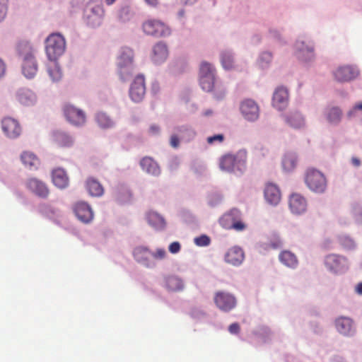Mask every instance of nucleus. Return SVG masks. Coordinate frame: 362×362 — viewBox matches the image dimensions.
<instances>
[{
  "label": "nucleus",
  "mask_w": 362,
  "mask_h": 362,
  "mask_svg": "<svg viewBox=\"0 0 362 362\" xmlns=\"http://www.w3.org/2000/svg\"><path fill=\"white\" fill-rule=\"evenodd\" d=\"M66 41L59 33L50 34L45 40V53L50 62L57 61L64 53Z\"/></svg>",
  "instance_id": "f257e3e1"
},
{
  "label": "nucleus",
  "mask_w": 362,
  "mask_h": 362,
  "mask_svg": "<svg viewBox=\"0 0 362 362\" xmlns=\"http://www.w3.org/2000/svg\"><path fill=\"white\" fill-rule=\"evenodd\" d=\"M133 50L128 47L122 49L118 57V69L120 78L123 81L128 80L132 75L133 66Z\"/></svg>",
  "instance_id": "f03ea898"
},
{
  "label": "nucleus",
  "mask_w": 362,
  "mask_h": 362,
  "mask_svg": "<svg viewBox=\"0 0 362 362\" xmlns=\"http://www.w3.org/2000/svg\"><path fill=\"white\" fill-rule=\"evenodd\" d=\"M142 30L146 35L156 37H165L170 34V29L165 23L153 18L145 21L142 24Z\"/></svg>",
  "instance_id": "7ed1b4c3"
},
{
  "label": "nucleus",
  "mask_w": 362,
  "mask_h": 362,
  "mask_svg": "<svg viewBox=\"0 0 362 362\" xmlns=\"http://www.w3.org/2000/svg\"><path fill=\"white\" fill-rule=\"evenodd\" d=\"M305 182L310 189L322 193L327 187V180L325 175L317 170L308 169L305 174Z\"/></svg>",
  "instance_id": "20e7f679"
},
{
  "label": "nucleus",
  "mask_w": 362,
  "mask_h": 362,
  "mask_svg": "<svg viewBox=\"0 0 362 362\" xmlns=\"http://www.w3.org/2000/svg\"><path fill=\"white\" fill-rule=\"evenodd\" d=\"M199 83L202 90L212 92L217 99H221L225 95V88L221 83L216 82L215 76H201L199 77Z\"/></svg>",
  "instance_id": "39448f33"
},
{
  "label": "nucleus",
  "mask_w": 362,
  "mask_h": 362,
  "mask_svg": "<svg viewBox=\"0 0 362 362\" xmlns=\"http://www.w3.org/2000/svg\"><path fill=\"white\" fill-rule=\"evenodd\" d=\"M245 163V156L241 153H228L223 156L219 160V167L223 171L232 172L239 168Z\"/></svg>",
  "instance_id": "423d86ee"
},
{
  "label": "nucleus",
  "mask_w": 362,
  "mask_h": 362,
  "mask_svg": "<svg viewBox=\"0 0 362 362\" xmlns=\"http://www.w3.org/2000/svg\"><path fill=\"white\" fill-rule=\"evenodd\" d=\"M214 303L216 307L223 312H229L237 305L236 298L226 291H217L214 294Z\"/></svg>",
  "instance_id": "0eeeda50"
},
{
  "label": "nucleus",
  "mask_w": 362,
  "mask_h": 362,
  "mask_svg": "<svg viewBox=\"0 0 362 362\" xmlns=\"http://www.w3.org/2000/svg\"><path fill=\"white\" fill-rule=\"evenodd\" d=\"M325 264L331 272L339 274L344 272L348 268L347 259L340 255L331 254L325 257Z\"/></svg>",
  "instance_id": "6e6552de"
},
{
  "label": "nucleus",
  "mask_w": 362,
  "mask_h": 362,
  "mask_svg": "<svg viewBox=\"0 0 362 362\" xmlns=\"http://www.w3.org/2000/svg\"><path fill=\"white\" fill-rule=\"evenodd\" d=\"M64 114L67 121L75 126H81L86 122L85 112L71 104H66L64 107Z\"/></svg>",
  "instance_id": "1a4fd4ad"
},
{
  "label": "nucleus",
  "mask_w": 362,
  "mask_h": 362,
  "mask_svg": "<svg viewBox=\"0 0 362 362\" xmlns=\"http://www.w3.org/2000/svg\"><path fill=\"white\" fill-rule=\"evenodd\" d=\"M358 75V71L350 65H344L337 67L333 71V76L338 82H348L356 78Z\"/></svg>",
  "instance_id": "9d476101"
},
{
  "label": "nucleus",
  "mask_w": 362,
  "mask_h": 362,
  "mask_svg": "<svg viewBox=\"0 0 362 362\" xmlns=\"http://www.w3.org/2000/svg\"><path fill=\"white\" fill-rule=\"evenodd\" d=\"M133 257L139 264L146 267H155V262L151 260V251L146 246H137L133 250Z\"/></svg>",
  "instance_id": "9b49d317"
},
{
  "label": "nucleus",
  "mask_w": 362,
  "mask_h": 362,
  "mask_svg": "<svg viewBox=\"0 0 362 362\" xmlns=\"http://www.w3.org/2000/svg\"><path fill=\"white\" fill-rule=\"evenodd\" d=\"M146 93L145 80L141 75H138L132 83L129 95L134 102H140L144 97Z\"/></svg>",
  "instance_id": "f8f14e48"
},
{
  "label": "nucleus",
  "mask_w": 362,
  "mask_h": 362,
  "mask_svg": "<svg viewBox=\"0 0 362 362\" xmlns=\"http://www.w3.org/2000/svg\"><path fill=\"white\" fill-rule=\"evenodd\" d=\"M240 111L243 117L249 121L256 120L259 115V110L257 103L252 100H245L240 105Z\"/></svg>",
  "instance_id": "ddd939ff"
},
{
  "label": "nucleus",
  "mask_w": 362,
  "mask_h": 362,
  "mask_svg": "<svg viewBox=\"0 0 362 362\" xmlns=\"http://www.w3.org/2000/svg\"><path fill=\"white\" fill-rule=\"evenodd\" d=\"M2 130L5 134L11 139L18 137L21 132L18 122L11 117H5L1 122Z\"/></svg>",
  "instance_id": "4468645a"
},
{
  "label": "nucleus",
  "mask_w": 362,
  "mask_h": 362,
  "mask_svg": "<svg viewBox=\"0 0 362 362\" xmlns=\"http://www.w3.org/2000/svg\"><path fill=\"white\" fill-rule=\"evenodd\" d=\"M290 210L293 214H301L307 209V201L304 197L298 193L292 194L288 200Z\"/></svg>",
  "instance_id": "2eb2a0df"
},
{
  "label": "nucleus",
  "mask_w": 362,
  "mask_h": 362,
  "mask_svg": "<svg viewBox=\"0 0 362 362\" xmlns=\"http://www.w3.org/2000/svg\"><path fill=\"white\" fill-rule=\"evenodd\" d=\"M288 102V92L284 87H278L273 95L272 105L276 109L281 110L284 109Z\"/></svg>",
  "instance_id": "dca6fc26"
},
{
  "label": "nucleus",
  "mask_w": 362,
  "mask_h": 362,
  "mask_svg": "<svg viewBox=\"0 0 362 362\" xmlns=\"http://www.w3.org/2000/svg\"><path fill=\"white\" fill-rule=\"evenodd\" d=\"M264 194L266 201L271 205H277L281 201V192L279 187L273 183L266 185Z\"/></svg>",
  "instance_id": "f3484780"
},
{
  "label": "nucleus",
  "mask_w": 362,
  "mask_h": 362,
  "mask_svg": "<svg viewBox=\"0 0 362 362\" xmlns=\"http://www.w3.org/2000/svg\"><path fill=\"white\" fill-rule=\"evenodd\" d=\"M27 187L38 197L46 198L49 194L47 185L36 178H30L27 181Z\"/></svg>",
  "instance_id": "a211bd4d"
},
{
  "label": "nucleus",
  "mask_w": 362,
  "mask_h": 362,
  "mask_svg": "<svg viewBox=\"0 0 362 362\" xmlns=\"http://www.w3.org/2000/svg\"><path fill=\"white\" fill-rule=\"evenodd\" d=\"M74 213L78 218L84 223H88L93 217L90 207L84 202H78L75 205Z\"/></svg>",
  "instance_id": "6ab92c4d"
},
{
  "label": "nucleus",
  "mask_w": 362,
  "mask_h": 362,
  "mask_svg": "<svg viewBox=\"0 0 362 362\" xmlns=\"http://www.w3.org/2000/svg\"><path fill=\"white\" fill-rule=\"evenodd\" d=\"M244 259V252L239 247H233L228 250L225 255L226 262L234 265H240Z\"/></svg>",
  "instance_id": "aec40b11"
},
{
  "label": "nucleus",
  "mask_w": 362,
  "mask_h": 362,
  "mask_svg": "<svg viewBox=\"0 0 362 362\" xmlns=\"http://www.w3.org/2000/svg\"><path fill=\"white\" fill-rule=\"evenodd\" d=\"M53 141L59 147L69 148L74 145V139L69 134L62 131H55L52 134Z\"/></svg>",
  "instance_id": "412c9836"
},
{
  "label": "nucleus",
  "mask_w": 362,
  "mask_h": 362,
  "mask_svg": "<svg viewBox=\"0 0 362 362\" xmlns=\"http://www.w3.org/2000/svg\"><path fill=\"white\" fill-rule=\"evenodd\" d=\"M168 56V51L165 44L158 42L153 47L152 59L156 64L165 62Z\"/></svg>",
  "instance_id": "4be33fe9"
},
{
  "label": "nucleus",
  "mask_w": 362,
  "mask_h": 362,
  "mask_svg": "<svg viewBox=\"0 0 362 362\" xmlns=\"http://www.w3.org/2000/svg\"><path fill=\"white\" fill-rule=\"evenodd\" d=\"M140 165L143 170L153 176H158L160 170L157 163L150 157H144L140 161Z\"/></svg>",
  "instance_id": "5701e85b"
},
{
  "label": "nucleus",
  "mask_w": 362,
  "mask_h": 362,
  "mask_svg": "<svg viewBox=\"0 0 362 362\" xmlns=\"http://www.w3.org/2000/svg\"><path fill=\"white\" fill-rule=\"evenodd\" d=\"M335 326L339 332L349 335L353 331V321L349 317H340L335 320Z\"/></svg>",
  "instance_id": "b1692460"
},
{
  "label": "nucleus",
  "mask_w": 362,
  "mask_h": 362,
  "mask_svg": "<svg viewBox=\"0 0 362 362\" xmlns=\"http://www.w3.org/2000/svg\"><path fill=\"white\" fill-rule=\"evenodd\" d=\"M17 51L23 61L35 58V49L28 41H21L17 45Z\"/></svg>",
  "instance_id": "393cba45"
},
{
  "label": "nucleus",
  "mask_w": 362,
  "mask_h": 362,
  "mask_svg": "<svg viewBox=\"0 0 362 362\" xmlns=\"http://www.w3.org/2000/svg\"><path fill=\"white\" fill-rule=\"evenodd\" d=\"M52 182L59 188H65L69 183L68 177L65 171L62 168H57L52 171Z\"/></svg>",
  "instance_id": "a878e982"
},
{
  "label": "nucleus",
  "mask_w": 362,
  "mask_h": 362,
  "mask_svg": "<svg viewBox=\"0 0 362 362\" xmlns=\"http://www.w3.org/2000/svg\"><path fill=\"white\" fill-rule=\"evenodd\" d=\"M285 121L290 127L300 129L305 126V120L302 115L298 112H291L284 116Z\"/></svg>",
  "instance_id": "bb28decb"
},
{
  "label": "nucleus",
  "mask_w": 362,
  "mask_h": 362,
  "mask_svg": "<svg viewBox=\"0 0 362 362\" xmlns=\"http://www.w3.org/2000/svg\"><path fill=\"white\" fill-rule=\"evenodd\" d=\"M86 187L91 196L100 197L104 193V189L102 185L93 177H90L87 180Z\"/></svg>",
  "instance_id": "cd10ccee"
},
{
  "label": "nucleus",
  "mask_w": 362,
  "mask_h": 362,
  "mask_svg": "<svg viewBox=\"0 0 362 362\" xmlns=\"http://www.w3.org/2000/svg\"><path fill=\"white\" fill-rule=\"evenodd\" d=\"M23 163L30 169H37L40 165V160L30 151H24L21 156Z\"/></svg>",
  "instance_id": "c85d7f7f"
},
{
  "label": "nucleus",
  "mask_w": 362,
  "mask_h": 362,
  "mask_svg": "<svg viewBox=\"0 0 362 362\" xmlns=\"http://www.w3.org/2000/svg\"><path fill=\"white\" fill-rule=\"evenodd\" d=\"M23 74L28 78H33L37 71V64L35 58L23 61Z\"/></svg>",
  "instance_id": "c756f323"
},
{
  "label": "nucleus",
  "mask_w": 362,
  "mask_h": 362,
  "mask_svg": "<svg viewBox=\"0 0 362 362\" xmlns=\"http://www.w3.org/2000/svg\"><path fill=\"white\" fill-rule=\"evenodd\" d=\"M279 260L285 266L295 268L298 265L296 256L290 251L284 250L279 254Z\"/></svg>",
  "instance_id": "7c9ffc66"
},
{
  "label": "nucleus",
  "mask_w": 362,
  "mask_h": 362,
  "mask_svg": "<svg viewBox=\"0 0 362 362\" xmlns=\"http://www.w3.org/2000/svg\"><path fill=\"white\" fill-rule=\"evenodd\" d=\"M17 99L23 105H29L35 100V94L28 89H21L17 93Z\"/></svg>",
  "instance_id": "2f4dec72"
},
{
  "label": "nucleus",
  "mask_w": 362,
  "mask_h": 362,
  "mask_svg": "<svg viewBox=\"0 0 362 362\" xmlns=\"http://www.w3.org/2000/svg\"><path fill=\"white\" fill-rule=\"evenodd\" d=\"M296 47L298 51V57L302 59H310L313 55V47L310 45H305L303 41H298Z\"/></svg>",
  "instance_id": "473e14b6"
},
{
  "label": "nucleus",
  "mask_w": 362,
  "mask_h": 362,
  "mask_svg": "<svg viewBox=\"0 0 362 362\" xmlns=\"http://www.w3.org/2000/svg\"><path fill=\"white\" fill-rule=\"evenodd\" d=\"M147 221L156 229H163L165 226L164 218L156 212L148 213Z\"/></svg>",
  "instance_id": "72a5a7b5"
},
{
  "label": "nucleus",
  "mask_w": 362,
  "mask_h": 362,
  "mask_svg": "<svg viewBox=\"0 0 362 362\" xmlns=\"http://www.w3.org/2000/svg\"><path fill=\"white\" fill-rule=\"evenodd\" d=\"M297 165V158L295 154L286 153L282 160V166L284 170L290 172L293 170Z\"/></svg>",
  "instance_id": "f704fd0d"
},
{
  "label": "nucleus",
  "mask_w": 362,
  "mask_h": 362,
  "mask_svg": "<svg viewBox=\"0 0 362 362\" xmlns=\"http://www.w3.org/2000/svg\"><path fill=\"white\" fill-rule=\"evenodd\" d=\"M166 286L169 290L173 291H180L184 286L182 281L175 276H168L166 279Z\"/></svg>",
  "instance_id": "c9c22d12"
},
{
  "label": "nucleus",
  "mask_w": 362,
  "mask_h": 362,
  "mask_svg": "<svg viewBox=\"0 0 362 362\" xmlns=\"http://www.w3.org/2000/svg\"><path fill=\"white\" fill-rule=\"evenodd\" d=\"M47 71L53 81H57L61 79L62 74L57 61L51 62V64L48 65Z\"/></svg>",
  "instance_id": "e433bc0d"
},
{
  "label": "nucleus",
  "mask_w": 362,
  "mask_h": 362,
  "mask_svg": "<svg viewBox=\"0 0 362 362\" xmlns=\"http://www.w3.org/2000/svg\"><path fill=\"white\" fill-rule=\"evenodd\" d=\"M221 62L225 69H231L234 67L233 56L229 51H223L221 53Z\"/></svg>",
  "instance_id": "4c0bfd02"
},
{
  "label": "nucleus",
  "mask_w": 362,
  "mask_h": 362,
  "mask_svg": "<svg viewBox=\"0 0 362 362\" xmlns=\"http://www.w3.org/2000/svg\"><path fill=\"white\" fill-rule=\"evenodd\" d=\"M341 110L337 107L329 108L327 113V119L328 122L332 124L339 123L341 120Z\"/></svg>",
  "instance_id": "58836bf2"
},
{
  "label": "nucleus",
  "mask_w": 362,
  "mask_h": 362,
  "mask_svg": "<svg viewBox=\"0 0 362 362\" xmlns=\"http://www.w3.org/2000/svg\"><path fill=\"white\" fill-rule=\"evenodd\" d=\"M96 121L102 128H110L114 125L112 119L104 112H98L96 115Z\"/></svg>",
  "instance_id": "ea45409f"
},
{
  "label": "nucleus",
  "mask_w": 362,
  "mask_h": 362,
  "mask_svg": "<svg viewBox=\"0 0 362 362\" xmlns=\"http://www.w3.org/2000/svg\"><path fill=\"white\" fill-rule=\"evenodd\" d=\"M215 76L216 69L214 66L206 62H202L199 68V77L201 76Z\"/></svg>",
  "instance_id": "a19ab883"
},
{
  "label": "nucleus",
  "mask_w": 362,
  "mask_h": 362,
  "mask_svg": "<svg viewBox=\"0 0 362 362\" xmlns=\"http://www.w3.org/2000/svg\"><path fill=\"white\" fill-rule=\"evenodd\" d=\"M181 139L189 140L194 136V131L187 127H180L177 129Z\"/></svg>",
  "instance_id": "79ce46f5"
},
{
  "label": "nucleus",
  "mask_w": 362,
  "mask_h": 362,
  "mask_svg": "<svg viewBox=\"0 0 362 362\" xmlns=\"http://www.w3.org/2000/svg\"><path fill=\"white\" fill-rule=\"evenodd\" d=\"M194 243L199 247L208 246L211 243L210 238L206 235H202L194 240Z\"/></svg>",
  "instance_id": "37998d69"
},
{
  "label": "nucleus",
  "mask_w": 362,
  "mask_h": 362,
  "mask_svg": "<svg viewBox=\"0 0 362 362\" xmlns=\"http://www.w3.org/2000/svg\"><path fill=\"white\" fill-rule=\"evenodd\" d=\"M282 246V241L279 237H274L268 243L266 244V248L278 249Z\"/></svg>",
  "instance_id": "c03bdc74"
},
{
  "label": "nucleus",
  "mask_w": 362,
  "mask_h": 362,
  "mask_svg": "<svg viewBox=\"0 0 362 362\" xmlns=\"http://www.w3.org/2000/svg\"><path fill=\"white\" fill-rule=\"evenodd\" d=\"M166 252L163 248H158L155 252L151 251V259L161 260L165 259Z\"/></svg>",
  "instance_id": "a18cd8bd"
},
{
  "label": "nucleus",
  "mask_w": 362,
  "mask_h": 362,
  "mask_svg": "<svg viewBox=\"0 0 362 362\" xmlns=\"http://www.w3.org/2000/svg\"><path fill=\"white\" fill-rule=\"evenodd\" d=\"M8 0H0V21L4 20L7 13V2Z\"/></svg>",
  "instance_id": "49530a36"
},
{
  "label": "nucleus",
  "mask_w": 362,
  "mask_h": 362,
  "mask_svg": "<svg viewBox=\"0 0 362 362\" xmlns=\"http://www.w3.org/2000/svg\"><path fill=\"white\" fill-rule=\"evenodd\" d=\"M224 140V136L223 134H216L207 138V142L209 144H213L214 142L222 143Z\"/></svg>",
  "instance_id": "de8ad7c7"
},
{
  "label": "nucleus",
  "mask_w": 362,
  "mask_h": 362,
  "mask_svg": "<svg viewBox=\"0 0 362 362\" xmlns=\"http://www.w3.org/2000/svg\"><path fill=\"white\" fill-rule=\"evenodd\" d=\"M180 244L178 242H173L169 245L168 249L171 253L175 254L180 250Z\"/></svg>",
  "instance_id": "09e8293b"
},
{
  "label": "nucleus",
  "mask_w": 362,
  "mask_h": 362,
  "mask_svg": "<svg viewBox=\"0 0 362 362\" xmlns=\"http://www.w3.org/2000/svg\"><path fill=\"white\" fill-rule=\"evenodd\" d=\"M6 72V64L5 62L0 58V79L3 78Z\"/></svg>",
  "instance_id": "8fccbe9b"
},
{
  "label": "nucleus",
  "mask_w": 362,
  "mask_h": 362,
  "mask_svg": "<svg viewBox=\"0 0 362 362\" xmlns=\"http://www.w3.org/2000/svg\"><path fill=\"white\" fill-rule=\"evenodd\" d=\"M228 330L231 334H238L240 331V326L238 323H233L229 326Z\"/></svg>",
  "instance_id": "3c124183"
},
{
  "label": "nucleus",
  "mask_w": 362,
  "mask_h": 362,
  "mask_svg": "<svg viewBox=\"0 0 362 362\" xmlns=\"http://www.w3.org/2000/svg\"><path fill=\"white\" fill-rule=\"evenodd\" d=\"M180 144L179 138L177 135H172L170 137V145L173 148L178 147Z\"/></svg>",
  "instance_id": "603ef678"
},
{
  "label": "nucleus",
  "mask_w": 362,
  "mask_h": 362,
  "mask_svg": "<svg viewBox=\"0 0 362 362\" xmlns=\"http://www.w3.org/2000/svg\"><path fill=\"white\" fill-rule=\"evenodd\" d=\"M232 228L236 230H243L245 228V225L241 221H237L233 223Z\"/></svg>",
  "instance_id": "864d4df0"
},
{
  "label": "nucleus",
  "mask_w": 362,
  "mask_h": 362,
  "mask_svg": "<svg viewBox=\"0 0 362 362\" xmlns=\"http://www.w3.org/2000/svg\"><path fill=\"white\" fill-rule=\"evenodd\" d=\"M159 131H160V129H159L158 126L155 125V124L151 126V127L149 129L150 133L153 135H156V134H158Z\"/></svg>",
  "instance_id": "5fc2aeb1"
},
{
  "label": "nucleus",
  "mask_w": 362,
  "mask_h": 362,
  "mask_svg": "<svg viewBox=\"0 0 362 362\" xmlns=\"http://www.w3.org/2000/svg\"><path fill=\"white\" fill-rule=\"evenodd\" d=\"M356 110H362V103L356 104L355 106L353 108V110L350 111L348 113V115L349 117H351L352 115L353 112H354Z\"/></svg>",
  "instance_id": "6e6d98bb"
},
{
  "label": "nucleus",
  "mask_w": 362,
  "mask_h": 362,
  "mask_svg": "<svg viewBox=\"0 0 362 362\" xmlns=\"http://www.w3.org/2000/svg\"><path fill=\"white\" fill-rule=\"evenodd\" d=\"M272 54L269 52H264L261 56V59L266 60L267 62H269L272 60Z\"/></svg>",
  "instance_id": "4d7b16f0"
},
{
  "label": "nucleus",
  "mask_w": 362,
  "mask_h": 362,
  "mask_svg": "<svg viewBox=\"0 0 362 362\" xmlns=\"http://www.w3.org/2000/svg\"><path fill=\"white\" fill-rule=\"evenodd\" d=\"M145 1L146 2V4H148L149 6L152 7L157 6L158 4V0H145Z\"/></svg>",
  "instance_id": "13d9d810"
},
{
  "label": "nucleus",
  "mask_w": 362,
  "mask_h": 362,
  "mask_svg": "<svg viewBox=\"0 0 362 362\" xmlns=\"http://www.w3.org/2000/svg\"><path fill=\"white\" fill-rule=\"evenodd\" d=\"M180 2L185 5H192L194 4L197 0H179Z\"/></svg>",
  "instance_id": "bf43d9fd"
},
{
  "label": "nucleus",
  "mask_w": 362,
  "mask_h": 362,
  "mask_svg": "<svg viewBox=\"0 0 362 362\" xmlns=\"http://www.w3.org/2000/svg\"><path fill=\"white\" fill-rule=\"evenodd\" d=\"M355 291L358 294L362 295V282L356 285Z\"/></svg>",
  "instance_id": "052dcab7"
},
{
  "label": "nucleus",
  "mask_w": 362,
  "mask_h": 362,
  "mask_svg": "<svg viewBox=\"0 0 362 362\" xmlns=\"http://www.w3.org/2000/svg\"><path fill=\"white\" fill-rule=\"evenodd\" d=\"M351 163L356 167H358L361 165V161L357 158H351Z\"/></svg>",
  "instance_id": "680f3d73"
},
{
  "label": "nucleus",
  "mask_w": 362,
  "mask_h": 362,
  "mask_svg": "<svg viewBox=\"0 0 362 362\" xmlns=\"http://www.w3.org/2000/svg\"><path fill=\"white\" fill-rule=\"evenodd\" d=\"M116 0H105V3L107 5H112L115 2Z\"/></svg>",
  "instance_id": "e2e57ef3"
},
{
  "label": "nucleus",
  "mask_w": 362,
  "mask_h": 362,
  "mask_svg": "<svg viewBox=\"0 0 362 362\" xmlns=\"http://www.w3.org/2000/svg\"><path fill=\"white\" fill-rule=\"evenodd\" d=\"M212 112L211 110H207L205 112L204 115L208 116V115H211Z\"/></svg>",
  "instance_id": "0e129e2a"
},
{
  "label": "nucleus",
  "mask_w": 362,
  "mask_h": 362,
  "mask_svg": "<svg viewBox=\"0 0 362 362\" xmlns=\"http://www.w3.org/2000/svg\"><path fill=\"white\" fill-rule=\"evenodd\" d=\"M349 241L351 243V245H353V243H352L351 240H349Z\"/></svg>",
  "instance_id": "69168bd1"
}]
</instances>
